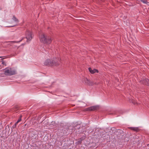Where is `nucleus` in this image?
<instances>
[{"label": "nucleus", "mask_w": 149, "mask_h": 149, "mask_svg": "<svg viewBox=\"0 0 149 149\" xmlns=\"http://www.w3.org/2000/svg\"><path fill=\"white\" fill-rule=\"evenodd\" d=\"M2 58V57H0V58Z\"/></svg>", "instance_id": "18"}, {"label": "nucleus", "mask_w": 149, "mask_h": 149, "mask_svg": "<svg viewBox=\"0 0 149 149\" xmlns=\"http://www.w3.org/2000/svg\"><path fill=\"white\" fill-rule=\"evenodd\" d=\"M133 104H137L136 102H133Z\"/></svg>", "instance_id": "16"}, {"label": "nucleus", "mask_w": 149, "mask_h": 149, "mask_svg": "<svg viewBox=\"0 0 149 149\" xmlns=\"http://www.w3.org/2000/svg\"><path fill=\"white\" fill-rule=\"evenodd\" d=\"M99 108V107L97 106H95L86 108L84 111H94L97 109Z\"/></svg>", "instance_id": "6"}, {"label": "nucleus", "mask_w": 149, "mask_h": 149, "mask_svg": "<svg viewBox=\"0 0 149 149\" xmlns=\"http://www.w3.org/2000/svg\"><path fill=\"white\" fill-rule=\"evenodd\" d=\"M13 26H11V27H13Z\"/></svg>", "instance_id": "17"}, {"label": "nucleus", "mask_w": 149, "mask_h": 149, "mask_svg": "<svg viewBox=\"0 0 149 149\" xmlns=\"http://www.w3.org/2000/svg\"><path fill=\"white\" fill-rule=\"evenodd\" d=\"M33 36L31 32L29 31H27L26 33V38L27 41L31 40Z\"/></svg>", "instance_id": "5"}, {"label": "nucleus", "mask_w": 149, "mask_h": 149, "mask_svg": "<svg viewBox=\"0 0 149 149\" xmlns=\"http://www.w3.org/2000/svg\"><path fill=\"white\" fill-rule=\"evenodd\" d=\"M83 81V82L84 83L90 86H92L94 85V84H97L96 83H94L93 81L88 80L86 78H84Z\"/></svg>", "instance_id": "4"}, {"label": "nucleus", "mask_w": 149, "mask_h": 149, "mask_svg": "<svg viewBox=\"0 0 149 149\" xmlns=\"http://www.w3.org/2000/svg\"><path fill=\"white\" fill-rule=\"evenodd\" d=\"M129 128L131 130L136 132H138L139 131V129L136 127H129Z\"/></svg>", "instance_id": "8"}, {"label": "nucleus", "mask_w": 149, "mask_h": 149, "mask_svg": "<svg viewBox=\"0 0 149 149\" xmlns=\"http://www.w3.org/2000/svg\"><path fill=\"white\" fill-rule=\"evenodd\" d=\"M81 141H82V140L81 139H80L78 141V143H81Z\"/></svg>", "instance_id": "14"}, {"label": "nucleus", "mask_w": 149, "mask_h": 149, "mask_svg": "<svg viewBox=\"0 0 149 149\" xmlns=\"http://www.w3.org/2000/svg\"><path fill=\"white\" fill-rule=\"evenodd\" d=\"M146 79H144L143 80H142V83H143V84H146V85H147V84H146L145 83V82H146V83H147V81L146 80Z\"/></svg>", "instance_id": "12"}, {"label": "nucleus", "mask_w": 149, "mask_h": 149, "mask_svg": "<svg viewBox=\"0 0 149 149\" xmlns=\"http://www.w3.org/2000/svg\"><path fill=\"white\" fill-rule=\"evenodd\" d=\"M2 64L3 65L5 64V63L3 61H2Z\"/></svg>", "instance_id": "15"}, {"label": "nucleus", "mask_w": 149, "mask_h": 149, "mask_svg": "<svg viewBox=\"0 0 149 149\" xmlns=\"http://www.w3.org/2000/svg\"><path fill=\"white\" fill-rule=\"evenodd\" d=\"M21 117H22V116H21L19 118V119L17 120V121L15 123L14 125L13 126V127H14H14H15V126H16V125L18 123L21 121Z\"/></svg>", "instance_id": "10"}, {"label": "nucleus", "mask_w": 149, "mask_h": 149, "mask_svg": "<svg viewBox=\"0 0 149 149\" xmlns=\"http://www.w3.org/2000/svg\"><path fill=\"white\" fill-rule=\"evenodd\" d=\"M39 38L41 42L47 45L50 44L52 42L51 37L48 36L46 34L43 33H40Z\"/></svg>", "instance_id": "1"}, {"label": "nucleus", "mask_w": 149, "mask_h": 149, "mask_svg": "<svg viewBox=\"0 0 149 149\" xmlns=\"http://www.w3.org/2000/svg\"><path fill=\"white\" fill-rule=\"evenodd\" d=\"M4 74L7 76H11L16 74L15 70L11 68H6L3 70Z\"/></svg>", "instance_id": "3"}, {"label": "nucleus", "mask_w": 149, "mask_h": 149, "mask_svg": "<svg viewBox=\"0 0 149 149\" xmlns=\"http://www.w3.org/2000/svg\"><path fill=\"white\" fill-rule=\"evenodd\" d=\"M61 62L59 59L53 60L52 59L47 60L45 62V65L50 66H57Z\"/></svg>", "instance_id": "2"}, {"label": "nucleus", "mask_w": 149, "mask_h": 149, "mask_svg": "<svg viewBox=\"0 0 149 149\" xmlns=\"http://www.w3.org/2000/svg\"><path fill=\"white\" fill-rule=\"evenodd\" d=\"M140 1L143 3H144L148 4V3H149L148 2V1L149 0H140Z\"/></svg>", "instance_id": "11"}, {"label": "nucleus", "mask_w": 149, "mask_h": 149, "mask_svg": "<svg viewBox=\"0 0 149 149\" xmlns=\"http://www.w3.org/2000/svg\"><path fill=\"white\" fill-rule=\"evenodd\" d=\"M146 80L147 81V83L145 82V83L146 84H147V85H149V79H147V80L146 79Z\"/></svg>", "instance_id": "13"}, {"label": "nucleus", "mask_w": 149, "mask_h": 149, "mask_svg": "<svg viewBox=\"0 0 149 149\" xmlns=\"http://www.w3.org/2000/svg\"><path fill=\"white\" fill-rule=\"evenodd\" d=\"M13 21L15 22V25H16L19 22V21L14 16H13Z\"/></svg>", "instance_id": "9"}, {"label": "nucleus", "mask_w": 149, "mask_h": 149, "mask_svg": "<svg viewBox=\"0 0 149 149\" xmlns=\"http://www.w3.org/2000/svg\"><path fill=\"white\" fill-rule=\"evenodd\" d=\"M88 70L90 72L91 74H93L96 72H98V71L96 69H93L92 70L91 68H88Z\"/></svg>", "instance_id": "7"}]
</instances>
